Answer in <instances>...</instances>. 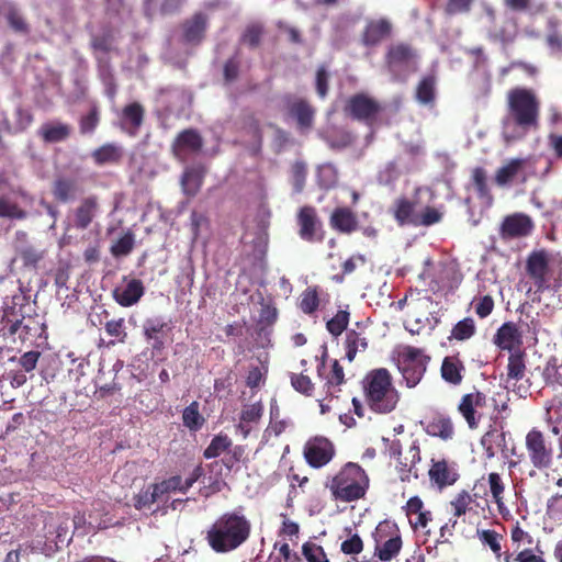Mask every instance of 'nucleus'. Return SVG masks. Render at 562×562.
Masks as SVG:
<instances>
[{
  "instance_id": "obj_47",
  "label": "nucleus",
  "mask_w": 562,
  "mask_h": 562,
  "mask_svg": "<svg viewBox=\"0 0 562 562\" xmlns=\"http://www.w3.org/2000/svg\"><path fill=\"white\" fill-rule=\"evenodd\" d=\"M159 498L161 497L158 491L155 490V484H149L134 495L133 505L137 510L150 509L151 505Z\"/></svg>"
},
{
  "instance_id": "obj_31",
  "label": "nucleus",
  "mask_w": 562,
  "mask_h": 562,
  "mask_svg": "<svg viewBox=\"0 0 562 562\" xmlns=\"http://www.w3.org/2000/svg\"><path fill=\"white\" fill-rule=\"evenodd\" d=\"M503 239H514L527 235V215L515 213L504 218L501 231Z\"/></svg>"
},
{
  "instance_id": "obj_6",
  "label": "nucleus",
  "mask_w": 562,
  "mask_h": 562,
  "mask_svg": "<svg viewBox=\"0 0 562 562\" xmlns=\"http://www.w3.org/2000/svg\"><path fill=\"white\" fill-rule=\"evenodd\" d=\"M430 360L423 349L406 346L400 353L398 369L407 387H415L423 379Z\"/></svg>"
},
{
  "instance_id": "obj_18",
  "label": "nucleus",
  "mask_w": 562,
  "mask_h": 562,
  "mask_svg": "<svg viewBox=\"0 0 562 562\" xmlns=\"http://www.w3.org/2000/svg\"><path fill=\"white\" fill-rule=\"evenodd\" d=\"M486 405V395L482 392L464 394L458 405V411L465 419L469 428L475 429L479 426L481 415L477 408Z\"/></svg>"
},
{
  "instance_id": "obj_61",
  "label": "nucleus",
  "mask_w": 562,
  "mask_h": 562,
  "mask_svg": "<svg viewBox=\"0 0 562 562\" xmlns=\"http://www.w3.org/2000/svg\"><path fill=\"white\" fill-rule=\"evenodd\" d=\"M490 491L494 502L497 504L498 509L503 513V493L504 484L498 473L492 472L488 474Z\"/></svg>"
},
{
  "instance_id": "obj_8",
  "label": "nucleus",
  "mask_w": 562,
  "mask_h": 562,
  "mask_svg": "<svg viewBox=\"0 0 562 562\" xmlns=\"http://www.w3.org/2000/svg\"><path fill=\"white\" fill-rule=\"evenodd\" d=\"M394 24L386 16L369 18L366 20L360 33V44L370 50L378 48L393 37Z\"/></svg>"
},
{
  "instance_id": "obj_52",
  "label": "nucleus",
  "mask_w": 562,
  "mask_h": 562,
  "mask_svg": "<svg viewBox=\"0 0 562 562\" xmlns=\"http://www.w3.org/2000/svg\"><path fill=\"white\" fill-rule=\"evenodd\" d=\"M263 33L265 30L261 23H250L241 34L240 43L248 45L250 48H257L261 43Z\"/></svg>"
},
{
  "instance_id": "obj_56",
  "label": "nucleus",
  "mask_w": 562,
  "mask_h": 562,
  "mask_svg": "<svg viewBox=\"0 0 562 562\" xmlns=\"http://www.w3.org/2000/svg\"><path fill=\"white\" fill-rule=\"evenodd\" d=\"M349 312L346 310L338 311L334 317H331L327 324V330L335 337L341 335L349 324Z\"/></svg>"
},
{
  "instance_id": "obj_38",
  "label": "nucleus",
  "mask_w": 562,
  "mask_h": 562,
  "mask_svg": "<svg viewBox=\"0 0 562 562\" xmlns=\"http://www.w3.org/2000/svg\"><path fill=\"white\" fill-rule=\"evenodd\" d=\"M240 130L250 136L254 143L261 147L263 139V132L260 120L252 111L245 110L240 116Z\"/></svg>"
},
{
  "instance_id": "obj_35",
  "label": "nucleus",
  "mask_w": 562,
  "mask_h": 562,
  "mask_svg": "<svg viewBox=\"0 0 562 562\" xmlns=\"http://www.w3.org/2000/svg\"><path fill=\"white\" fill-rule=\"evenodd\" d=\"M37 134L44 143L55 144L66 140L71 134V127L67 123L50 122L43 124Z\"/></svg>"
},
{
  "instance_id": "obj_29",
  "label": "nucleus",
  "mask_w": 562,
  "mask_h": 562,
  "mask_svg": "<svg viewBox=\"0 0 562 562\" xmlns=\"http://www.w3.org/2000/svg\"><path fill=\"white\" fill-rule=\"evenodd\" d=\"M11 329L14 331V336H18L22 344L33 340L38 337L43 330L42 324L33 317H24L21 315L19 321H14Z\"/></svg>"
},
{
  "instance_id": "obj_4",
  "label": "nucleus",
  "mask_w": 562,
  "mask_h": 562,
  "mask_svg": "<svg viewBox=\"0 0 562 562\" xmlns=\"http://www.w3.org/2000/svg\"><path fill=\"white\" fill-rule=\"evenodd\" d=\"M383 65L394 81L405 82L417 70L418 52L408 42H393L385 47Z\"/></svg>"
},
{
  "instance_id": "obj_22",
  "label": "nucleus",
  "mask_w": 562,
  "mask_h": 562,
  "mask_svg": "<svg viewBox=\"0 0 562 562\" xmlns=\"http://www.w3.org/2000/svg\"><path fill=\"white\" fill-rule=\"evenodd\" d=\"M428 436L439 438L442 441H450L454 438V425L450 416L437 413L431 416L424 428Z\"/></svg>"
},
{
  "instance_id": "obj_14",
  "label": "nucleus",
  "mask_w": 562,
  "mask_h": 562,
  "mask_svg": "<svg viewBox=\"0 0 562 562\" xmlns=\"http://www.w3.org/2000/svg\"><path fill=\"white\" fill-rule=\"evenodd\" d=\"M550 257L546 250L532 251L529 255V279L533 281L537 291L550 286Z\"/></svg>"
},
{
  "instance_id": "obj_55",
  "label": "nucleus",
  "mask_w": 562,
  "mask_h": 562,
  "mask_svg": "<svg viewBox=\"0 0 562 562\" xmlns=\"http://www.w3.org/2000/svg\"><path fill=\"white\" fill-rule=\"evenodd\" d=\"M100 123V111L97 105H92L86 115L79 120V131L82 135L92 134Z\"/></svg>"
},
{
  "instance_id": "obj_41",
  "label": "nucleus",
  "mask_w": 562,
  "mask_h": 562,
  "mask_svg": "<svg viewBox=\"0 0 562 562\" xmlns=\"http://www.w3.org/2000/svg\"><path fill=\"white\" fill-rule=\"evenodd\" d=\"M122 149L112 143H106L91 154L94 162L99 166L105 164H117L122 158Z\"/></svg>"
},
{
  "instance_id": "obj_11",
  "label": "nucleus",
  "mask_w": 562,
  "mask_h": 562,
  "mask_svg": "<svg viewBox=\"0 0 562 562\" xmlns=\"http://www.w3.org/2000/svg\"><path fill=\"white\" fill-rule=\"evenodd\" d=\"M299 236L307 243H322L325 237L322 221L315 207L302 206L297 213Z\"/></svg>"
},
{
  "instance_id": "obj_44",
  "label": "nucleus",
  "mask_w": 562,
  "mask_h": 562,
  "mask_svg": "<svg viewBox=\"0 0 562 562\" xmlns=\"http://www.w3.org/2000/svg\"><path fill=\"white\" fill-rule=\"evenodd\" d=\"M526 364L522 363V368L517 375L510 374V364H507V376L505 380L506 389L508 393L515 398H525L527 396V386L521 382L525 376Z\"/></svg>"
},
{
  "instance_id": "obj_62",
  "label": "nucleus",
  "mask_w": 562,
  "mask_h": 562,
  "mask_svg": "<svg viewBox=\"0 0 562 562\" xmlns=\"http://www.w3.org/2000/svg\"><path fill=\"white\" fill-rule=\"evenodd\" d=\"M240 64L238 52L225 61L223 66V77L226 83H232L238 78Z\"/></svg>"
},
{
  "instance_id": "obj_25",
  "label": "nucleus",
  "mask_w": 562,
  "mask_h": 562,
  "mask_svg": "<svg viewBox=\"0 0 562 562\" xmlns=\"http://www.w3.org/2000/svg\"><path fill=\"white\" fill-rule=\"evenodd\" d=\"M519 179L525 181V160L512 159L496 171L494 181L498 187H508Z\"/></svg>"
},
{
  "instance_id": "obj_43",
  "label": "nucleus",
  "mask_w": 562,
  "mask_h": 562,
  "mask_svg": "<svg viewBox=\"0 0 562 562\" xmlns=\"http://www.w3.org/2000/svg\"><path fill=\"white\" fill-rule=\"evenodd\" d=\"M232 446L233 441L229 436L221 431L212 438L210 445L204 449L203 457L205 459H215L224 452L227 453Z\"/></svg>"
},
{
  "instance_id": "obj_42",
  "label": "nucleus",
  "mask_w": 562,
  "mask_h": 562,
  "mask_svg": "<svg viewBox=\"0 0 562 562\" xmlns=\"http://www.w3.org/2000/svg\"><path fill=\"white\" fill-rule=\"evenodd\" d=\"M368 348V340L361 333L355 329L347 330L345 338L346 358L352 362L358 351H364Z\"/></svg>"
},
{
  "instance_id": "obj_17",
  "label": "nucleus",
  "mask_w": 562,
  "mask_h": 562,
  "mask_svg": "<svg viewBox=\"0 0 562 562\" xmlns=\"http://www.w3.org/2000/svg\"><path fill=\"white\" fill-rule=\"evenodd\" d=\"M326 361L322 359L317 366V374L321 379L325 380L324 389L327 397H338L340 386L346 383L345 372L342 366L337 359H334L330 369L325 372Z\"/></svg>"
},
{
  "instance_id": "obj_48",
  "label": "nucleus",
  "mask_w": 562,
  "mask_h": 562,
  "mask_svg": "<svg viewBox=\"0 0 562 562\" xmlns=\"http://www.w3.org/2000/svg\"><path fill=\"white\" fill-rule=\"evenodd\" d=\"M21 310L15 306H9L3 308L0 313V335L4 338L14 337V331L11 326L14 321H19L21 317Z\"/></svg>"
},
{
  "instance_id": "obj_10",
  "label": "nucleus",
  "mask_w": 562,
  "mask_h": 562,
  "mask_svg": "<svg viewBox=\"0 0 562 562\" xmlns=\"http://www.w3.org/2000/svg\"><path fill=\"white\" fill-rule=\"evenodd\" d=\"M390 450L392 456H397L396 471L400 480L402 482H411L412 479H417L418 471L416 465L422 460L418 442L414 441L409 448L402 453L400 441H394Z\"/></svg>"
},
{
  "instance_id": "obj_3",
  "label": "nucleus",
  "mask_w": 562,
  "mask_h": 562,
  "mask_svg": "<svg viewBox=\"0 0 562 562\" xmlns=\"http://www.w3.org/2000/svg\"><path fill=\"white\" fill-rule=\"evenodd\" d=\"M363 390L366 402L373 412L387 414L396 407L398 393L393 386L387 369L370 371L363 380Z\"/></svg>"
},
{
  "instance_id": "obj_30",
  "label": "nucleus",
  "mask_w": 562,
  "mask_h": 562,
  "mask_svg": "<svg viewBox=\"0 0 562 562\" xmlns=\"http://www.w3.org/2000/svg\"><path fill=\"white\" fill-rule=\"evenodd\" d=\"M376 535H378V538L375 540L376 541L375 555L381 561L392 560L394 557L397 555V553L400 552V550L402 548V538H401L400 533L396 531L395 535H393L389 539L384 540L382 537V528L379 527L376 529Z\"/></svg>"
},
{
  "instance_id": "obj_50",
  "label": "nucleus",
  "mask_w": 562,
  "mask_h": 562,
  "mask_svg": "<svg viewBox=\"0 0 562 562\" xmlns=\"http://www.w3.org/2000/svg\"><path fill=\"white\" fill-rule=\"evenodd\" d=\"M476 331L475 322L471 317H465L459 321L451 330L449 339H456L458 341H464L474 336Z\"/></svg>"
},
{
  "instance_id": "obj_33",
  "label": "nucleus",
  "mask_w": 562,
  "mask_h": 562,
  "mask_svg": "<svg viewBox=\"0 0 562 562\" xmlns=\"http://www.w3.org/2000/svg\"><path fill=\"white\" fill-rule=\"evenodd\" d=\"M416 202L412 201L405 196L398 198L395 200L392 214L394 220L400 226L404 225H414L416 226V221L418 213L415 212Z\"/></svg>"
},
{
  "instance_id": "obj_63",
  "label": "nucleus",
  "mask_w": 562,
  "mask_h": 562,
  "mask_svg": "<svg viewBox=\"0 0 562 562\" xmlns=\"http://www.w3.org/2000/svg\"><path fill=\"white\" fill-rule=\"evenodd\" d=\"M561 367L558 366V359L555 357H550L546 367L542 370V376L547 383H562V374L560 373Z\"/></svg>"
},
{
  "instance_id": "obj_2",
  "label": "nucleus",
  "mask_w": 562,
  "mask_h": 562,
  "mask_svg": "<svg viewBox=\"0 0 562 562\" xmlns=\"http://www.w3.org/2000/svg\"><path fill=\"white\" fill-rule=\"evenodd\" d=\"M334 501L352 503L363 499L370 487V479L362 467L347 462L326 483Z\"/></svg>"
},
{
  "instance_id": "obj_24",
  "label": "nucleus",
  "mask_w": 562,
  "mask_h": 562,
  "mask_svg": "<svg viewBox=\"0 0 562 562\" xmlns=\"http://www.w3.org/2000/svg\"><path fill=\"white\" fill-rule=\"evenodd\" d=\"M145 117V109L138 102L126 104L122 110L121 127L131 136H135Z\"/></svg>"
},
{
  "instance_id": "obj_34",
  "label": "nucleus",
  "mask_w": 562,
  "mask_h": 562,
  "mask_svg": "<svg viewBox=\"0 0 562 562\" xmlns=\"http://www.w3.org/2000/svg\"><path fill=\"white\" fill-rule=\"evenodd\" d=\"M481 443L488 458L496 456L498 452L507 456V452L514 449H509L506 442V434L498 429H492L487 431L481 439Z\"/></svg>"
},
{
  "instance_id": "obj_19",
  "label": "nucleus",
  "mask_w": 562,
  "mask_h": 562,
  "mask_svg": "<svg viewBox=\"0 0 562 562\" xmlns=\"http://www.w3.org/2000/svg\"><path fill=\"white\" fill-rule=\"evenodd\" d=\"M170 331L168 324L159 318H148L143 326V334L153 353H160L166 347V338Z\"/></svg>"
},
{
  "instance_id": "obj_15",
  "label": "nucleus",
  "mask_w": 562,
  "mask_h": 562,
  "mask_svg": "<svg viewBox=\"0 0 562 562\" xmlns=\"http://www.w3.org/2000/svg\"><path fill=\"white\" fill-rule=\"evenodd\" d=\"M203 147V139L198 131L188 128L180 132L175 138L171 149L173 156L186 161L190 154L199 153Z\"/></svg>"
},
{
  "instance_id": "obj_23",
  "label": "nucleus",
  "mask_w": 562,
  "mask_h": 562,
  "mask_svg": "<svg viewBox=\"0 0 562 562\" xmlns=\"http://www.w3.org/2000/svg\"><path fill=\"white\" fill-rule=\"evenodd\" d=\"M145 293L143 282L138 279H131L124 286L113 290V299L123 306L130 307L136 304Z\"/></svg>"
},
{
  "instance_id": "obj_7",
  "label": "nucleus",
  "mask_w": 562,
  "mask_h": 562,
  "mask_svg": "<svg viewBox=\"0 0 562 562\" xmlns=\"http://www.w3.org/2000/svg\"><path fill=\"white\" fill-rule=\"evenodd\" d=\"M518 127L524 134L527 131V89L517 88L508 93V116L504 123L505 135L507 138H515L510 130Z\"/></svg>"
},
{
  "instance_id": "obj_46",
  "label": "nucleus",
  "mask_w": 562,
  "mask_h": 562,
  "mask_svg": "<svg viewBox=\"0 0 562 562\" xmlns=\"http://www.w3.org/2000/svg\"><path fill=\"white\" fill-rule=\"evenodd\" d=\"M526 364L522 363V368L517 375L510 374V364H507V376L505 380L506 389L508 393L515 398H525L527 396V386L521 382L525 376Z\"/></svg>"
},
{
  "instance_id": "obj_54",
  "label": "nucleus",
  "mask_w": 562,
  "mask_h": 562,
  "mask_svg": "<svg viewBox=\"0 0 562 562\" xmlns=\"http://www.w3.org/2000/svg\"><path fill=\"white\" fill-rule=\"evenodd\" d=\"M477 538L484 547H488L497 558H501L502 536L498 532L491 529L477 530Z\"/></svg>"
},
{
  "instance_id": "obj_57",
  "label": "nucleus",
  "mask_w": 562,
  "mask_h": 562,
  "mask_svg": "<svg viewBox=\"0 0 562 562\" xmlns=\"http://www.w3.org/2000/svg\"><path fill=\"white\" fill-rule=\"evenodd\" d=\"M155 490L158 491L160 497L171 492L184 493L182 486V477L180 475H172L168 479H165L159 483H155Z\"/></svg>"
},
{
  "instance_id": "obj_49",
  "label": "nucleus",
  "mask_w": 562,
  "mask_h": 562,
  "mask_svg": "<svg viewBox=\"0 0 562 562\" xmlns=\"http://www.w3.org/2000/svg\"><path fill=\"white\" fill-rule=\"evenodd\" d=\"M472 182L476 190L477 196L480 199L487 200L488 203H492L493 196L487 184V173L484 168L475 167L472 170Z\"/></svg>"
},
{
  "instance_id": "obj_26",
  "label": "nucleus",
  "mask_w": 562,
  "mask_h": 562,
  "mask_svg": "<svg viewBox=\"0 0 562 562\" xmlns=\"http://www.w3.org/2000/svg\"><path fill=\"white\" fill-rule=\"evenodd\" d=\"M529 450L531 451L532 463L536 467H549L552 458V451L546 447L541 432L537 430L529 431Z\"/></svg>"
},
{
  "instance_id": "obj_5",
  "label": "nucleus",
  "mask_w": 562,
  "mask_h": 562,
  "mask_svg": "<svg viewBox=\"0 0 562 562\" xmlns=\"http://www.w3.org/2000/svg\"><path fill=\"white\" fill-rule=\"evenodd\" d=\"M493 342L499 350L509 353L510 374L517 375L525 363L524 335L518 325L513 322L504 323L496 330Z\"/></svg>"
},
{
  "instance_id": "obj_36",
  "label": "nucleus",
  "mask_w": 562,
  "mask_h": 562,
  "mask_svg": "<svg viewBox=\"0 0 562 562\" xmlns=\"http://www.w3.org/2000/svg\"><path fill=\"white\" fill-rule=\"evenodd\" d=\"M186 0H161L159 8H156V0H144V14L151 20L157 14L162 16L178 13Z\"/></svg>"
},
{
  "instance_id": "obj_59",
  "label": "nucleus",
  "mask_w": 562,
  "mask_h": 562,
  "mask_svg": "<svg viewBox=\"0 0 562 562\" xmlns=\"http://www.w3.org/2000/svg\"><path fill=\"white\" fill-rule=\"evenodd\" d=\"M134 243V235L128 232L111 246V254L114 257L127 256L133 250Z\"/></svg>"
},
{
  "instance_id": "obj_9",
  "label": "nucleus",
  "mask_w": 562,
  "mask_h": 562,
  "mask_svg": "<svg viewBox=\"0 0 562 562\" xmlns=\"http://www.w3.org/2000/svg\"><path fill=\"white\" fill-rule=\"evenodd\" d=\"M381 111L380 102L364 93L351 95L345 106L347 115L368 125H372L376 121Z\"/></svg>"
},
{
  "instance_id": "obj_53",
  "label": "nucleus",
  "mask_w": 562,
  "mask_h": 562,
  "mask_svg": "<svg viewBox=\"0 0 562 562\" xmlns=\"http://www.w3.org/2000/svg\"><path fill=\"white\" fill-rule=\"evenodd\" d=\"M183 425L188 427L190 430H198L204 424V418L201 416L199 412L198 402H192L189 406H187L182 414Z\"/></svg>"
},
{
  "instance_id": "obj_39",
  "label": "nucleus",
  "mask_w": 562,
  "mask_h": 562,
  "mask_svg": "<svg viewBox=\"0 0 562 562\" xmlns=\"http://www.w3.org/2000/svg\"><path fill=\"white\" fill-rule=\"evenodd\" d=\"M437 78L435 75L424 76L416 86V101L424 105H432L436 100Z\"/></svg>"
},
{
  "instance_id": "obj_40",
  "label": "nucleus",
  "mask_w": 562,
  "mask_h": 562,
  "mask_svg": "<svg viewBox=\"0 0 562 562\" xmlns=\"http://www.w3.org/2000/svg\"><path fill=\"white\" fill-rule=\"evenodd\" d=\"M52 192L55 200L67 203L76 198L78 183L75 179L61 177L54 181Z\"/></svg>"
},
{
  "instance_id": "obj_1",
  "label": "nucleus",
  "mask_w": 562,
  "mask_h": 562,
  "mask_svg": "<svg viewBox=\"0 0 562 562\" xmlns=\"http://www.w3.org/2000/svg\"><path fill=\"white\" fill-rule=\"evenodd\" d=\"M251 530L250 519L237 508L218 516L206 531L205 540L214 552L228 553L245 544Z\"/></svg>"
},
{
  "instance_id": "obj_45",
  "label": "nucleus",
  "mask_w": 562,
  "mask_h": 562,
  "mask_svg": "<svg viewBox=\"0 0 562 562\" xmlns=\"http://www.w3.org/2000/svg\"><path fill=\"white\" fill-rule=\"evenodd\" d=\"M526 364L522 363V368L517 375L510 374V364H507V376L505 380L506 389L508 393L515 398H525L527 396V386L521 382L525 376Z\"/></svg>"
},
{
  "instance_id": "obj_64",
  "label": "nucleus",
  "mask_w": 562,
  "mask_h": 562,
  "mask_svg": "<svg viewBox=\"0 0 562 562\" xmlns=\"http://www.w3.org/2000/svg\"><path fill=\"white\" fill-rule=\"evenodd\" d=\"M303 554L308 562H329L324 549L312 542H306L302 547Z\"/></svg>"
},
{
  "instance_id": "obj_32",
  "label": "nucleus",
  "mask_w": 562,
  "mask_h": 562,
  "mask_svg": "<svg viewBox=\"0 0 562 562\" xmlns=\"http://www.w3.org/2000/svg\"><path fill=\"white\" fill-rule=\"evenodd\" d=\"M465 372V366L459 356L445 357L441 363V378L451 385H460Z\"/></svg>"
},
{
  "instance_id": "obj_16",
  "label": "nucleus",
  "mask_w": 562,
  "mask_h": 562,
  "mask_svg": "<svg viewBox=\"0 0 562 562\" xmlns=\"http://www.w3.org/2000/svg\"><path fill=\"white\" fill-rule=\"evenodd\" d=\"M209 15L195 12L181 23L182 42L193 46L200 45L209 27Z\"/></svg>"
},
{
  "instance_id": "obj_20",
  "label": "nucleus",
  "mask_w": 562,
  "mask_h": 562,
  "mask_svg": "<svg viewBox=\"0 0 562 562\" xmlns=\"http://www.w3.org/2000/svg\"><path fill=\"white\" fill-rule=\"evenodd\" d=\"M100 209L97 195L83 198L74 211V226L77 229H87L95 218Z\"/></svg>"
},
{
  "instance_id": "obj_27",
  "label": "nucleus",
  "mask_w": 562,
  "mask_h": 562,
  "mask_svg": "<svg viewBox=\"0 0 562 562\" xmlns=\"http://www.w3.org/2000/svg\"><path fill=\"white\" fill-rule=\"evenodd\" d=\"M289 114L296 120L300 130H308L313 125L315 110L304 99H295L288 103Z\"/></svg>"
},
{
  "instance_id": "obj_51",
  "label": "nucleus",
  "mask_w": 562,
  "mask_h": 562,
  "mask_svg": "<svg viewBox=\"0 0 562 562\" xmlns=\"http://www.w3.org/2000/svg\"><path fill=\"white\" fill-rule=\"evenodd\" d=\"M318 306L319 296L317 286H308L301 295L299 307L304 314L311 315L317 311Z\"/></svg>"
},
{
  "instance_id": "obj_37",
  "label": "nucleus",
  "mask_w": 562,
  "mask_h": 562,
  "mask_svg": "<svg viewBox=\"0 0 562 562\" xmlns=\"http://www.w3.org/2000/svg\"><path fill=\"white\" fill-rule=\"evenodd\" d=\"M205 170L202 166L186 168L181 177V187L186 195L194 196L201 189Z\"/></svg>"
},
{
  "instance_id": "obj_13",
  "label": "nucleus",
  "mask_w": 562,
  "mask_h": 562,
  "mask_svg": "<svg viewBox=\"0 0 562 562\" xmlns=\"http://www.w3.org/2000/svg\"><path fill=\"white\" fill-rule=\"evenodd\" d=\"M335 456V448L331 441L324 437H316L311 440L304 450L306 462L315 469L322 468L330 462Z\"/></svg>"
},
{
  "instance_id": "obj_12",
  "label": "nucleus",
  "mask_w": 562,
  "mask_h": 562,
  "mask_svg": "<svg viewBox=\"0 0 562 562\" xmlns=\"http://www.w3.org/2000/svg\"><path fill=\"white\" fill-rule=\"evenodd\" d=\"M487 506L488 501L486 497L480 496L477 493L471 494L465 490L459 492L450 502V507L454 517H461L467 514H474L477 516L480 512H484Z\"/></svg>"
},
{
  "instance_id": "obj_58",
  "label": "nucleus",
  "mask_w": 562,
  "mask_h": 562,
  "mask_svg": "<svg viewBox=\"0 0 562 562\" xmlns=\"http://www.w3.org/2000/svg\"><path fill=\"white\" fill-rule=\"evenodd\" d=\"M105 333L117 339V342L125 344L127 339V331L124 318L111 319L104 324Z\"/></svg>"
},
{
  "instance_id": "obj_28",
  "label": "nucleus",
  "mask_w": 562,
  "mask_h": 562,
  "mask_svg": "<svg viewBox=\"0 0 562 562\" xmlns=\"http://www.w3.org/2000/svg\"><path fill=\"white\" fill-rule=\"evenodd\" d=\"M429 479L440 488L457 482L459 474L446 460L434 461L429 469Z\"/></svg>"
},
{
  "instance_id": "obj_60",
  "label": "nucleus",
  "mask_w": 562,
  "mask_h": 562,
  "mask_svg": "<svg viewBox=\"0 0 562 562\" xmlns=\"http://www.w3.org/2000/svg\"><path fill=\"white\" fill-rule=\"evenodd\" d=\"M290 378L291 385L296 392L305 396H312L314 392V383L308 375L303 373H292Z\"/></svg>"
},
{
  "instance_id": "obj_21",
  "label": "nucleus",
  "mask_w": 562,
  "mask_h": 562,
  "mask_svg": "<svg viewBox=\"0 0 562 562\" xmlns=\"http://www.w3.org/2000/svg\"><path fill=\"white\" fill-rule=\"evenodd\" d=\"M329 225L334 231L346 235H350L359 229L357 214L347 206L334 209L329 216Z\"/></svg>"
}]
</instances>
